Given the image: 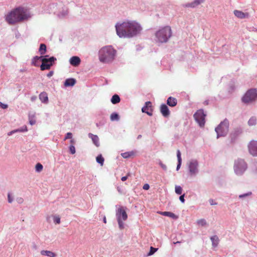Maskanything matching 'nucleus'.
Listing matches in <instances>:
<instances>
[{
  "label": "nucleus",
  "mask_w": 257,
  "mask_h": 257,
  "mask_svg": "<svg viewBox=\"0 0 257 257\" xmlns=\"http://www.w3.org/2000/svg\"><path fill=\"white\" fill-rule=\"evenodd\" d=\"M117 35L120 38H131L140 33L142 30L136 21H126L115 25Z\"/></svg>",
  "instance_id": "f257e3e1"
},
{
  "label": "nucleus",
  "mask_w": 257,
  "mask_h": 257,
  "mask_svg": "<svg viewBox=\"0 0 257 257\" xmlns=\"http://www.w3.org/2000/svg\"><path fill=\"white\" fill-rule=\"evenodd\" d=\"M30 17V15L26 9L19 7L9 13L6 17V20L9 24L12 25L27 20Z\"/></svg>",
  "instance_id": "f03ea898"
},
{
  "label": "nucleus",
  "mask_w": 257,
  "mask_h": 257,
  "mask_svg": "<svg viewBox=\"0 0 257 257\" xmlns=\"http://www.w3.org/2000/svg\"><path fill=\"white\" fill-rule=\"evenodd\" d=\"M115 50L111 46H105L99 51V59L103 63L112 61L114 58Z\"/></svg>",
  "instance_id": "7ed1b4c3"
},
{
  "label": "nucleus",
  "mask_w": 257,
  "mask_h": 257,
  "mask_svg": "<svg viewBox=\"0 0 257 257\" xmlns=\"http://www.w3.org/2000/svg\"><path fill=\"white\" fill-rule=\"evenodd\" d=\"M172 35V31L170 27L165 26L155 34L156 41L160 43L166 42Z\"/></svg>",
  "instance_id": "20e7f679"
},
{
  "label": "nucleus",
  "mask_w": 257,
  "mask_h": 257,
  "mask_svg": "<svg viewBox=\"0 0 257 257\" xmlns=\"http://www.w3.org/2000/svg\"><path fill=\"white\" fill-rule=\"evenodd\" d=\"M229 123L227 120H224L215 128V131L217 134V138L219 136H224L226 135L228 131Z\"/></svg>",
  "instance_id": "39448f33"
},
{
  "label": "nucleus",
  "mask_w": 257,
  "mask_h": 257,
  "mask_svg": "<svg viewBox=\"0 0 257 257\" xmlns=\"http://www.w3.org/2000/svg\"><path fill=\"white\" fill-rule=\"evenodd\" d=\"M246 168L247 164L243 160H238L235 163L234 171L237 175H241Z\"/></svg>",
  "instance_id": "423d86ee"
},
{
  "label": "nucleus",
  "mask_w": 257,
  "mask_h": 257,
  "mask_svg": "<svg viewBox=\"0 0 257 257\" xmlns=\"http://www.w3.org/2000/svg\"><path fill=\"white\" fill-rule=\"evenodd\" d=\"M257 97L256 91L255 89H251L246 92L242 98V101L248 103L254 100Z\"/></svg>",
  "instance_id": "0eeeda50"
},
{
  "label": "nucleus",
  "mask_w": 257,
  "mask_h": 257,
  "mask_svg": "<svg viewBox=\"0 0 257 257\" xmlns=\"http://www.w3.org/2000/svg\"><path fill=\"white\" fill-rule=\"evenodd\" d=\"M56 59L54 57L50 58H43L42 59V64L40 66L41 70H48L53 65Z\"/></svg>",
  "instance_id": "6e6552de"
},
{
  "label": "nucleus",
  "mask_w": 257,
  "mask_h": 257,
  "mask_svg": "<svg viewBox=\"0 0 257 257\" xmlns=\"http://www.w3.org/2000/svg\"><path fill=\"white\" fill-rule=\"evenodd\" d=\"M206 114H204L202 109L198 110L194 114V117L196 121L199 123L200 126L204 125Z\"/></svg>",
  "instance_id": "1a4fd4ad"
},
{
  "label": "nucleus",
  "mask_w": 257,
  "mask_h": 257,
  "mask_svg": "<svg viewBox=\"0 0 257 257\" xmlns=\"http://www.w3.org/2000/svg\"><path fill=\"white\" fill-rule=\"evenodd\" d=\"M248 148L251 155L254 156H257V141H250L248 144Z\"/></svg>",
  "instance_id": "9d476101"
},
{
  "label": "nucleus",
  "mask_w": 257,
  "mask_h": 257,
  "mask_svg": "<svg viewBox=\"0 0 257 257\" xmlns=\"http://www.w3.org/2000/svg\"><path fill=\"white\" fill-rule=\"evenodd\" d=\"M116 216L117 219H118V217H119L120 219L123 221L126 220L127 218V215L126 211L122 207L118 209Z\"/></svg>",
  "instance_id": "9b49d317"
},
{
  "label": "nucleus",
  "mask_w": 257,
  "mask_h": 257,
  "mask_svg": "<svg viewBox=\"0 0 257 257\" xmlns=\"http://www.w3.org/2000/svg\"><path fill=\"white\" fill-rule=\"evenodd\" d=\"M143 112L146 113L149 116L153 115V109L152 108V103L150 101H147L145 103V106L142 108Z\"/></svg>",
  "instance_id": "f8f14e48"
},
{
  "label": "nucleus",
  "mask_w": 257,
  "mask_h": 257,
  "mask_svg": "<svg viewBox=\"0 0 257 257\" xmlns=\"http://www.w3.org/2000/svg\"><path fill=\"white\" fill-rule=\"evenodd\" d=\"M205 0H194L191 3H189L183 5V7L187 8H194L197 6L200 5L201 3H203Z\"/></svg>",
  "instance_id": "ddd939ff"
},
{
  "label": "nucleus",
  "mask_w": 257,
  "mask_h": 257,
  "mask_svg": "<svg viewBox=\"0 0 257 257\" xmlns=\"http://www.w3.org/2000/svg\"><path fill=\"white\" fill-rule=\"evenodd\" d=\"M233 14L237 18L241 19L248 18L249 17V15L248 13H244L238 10H234Z\"/></svg>",
  "instance_id": "4468645a"
},
{
  "label": "nucleus",
  "mask_w": 257,
  "mask_h": 257,
  "mask_svg": "<svg viewBox=\"0 0 257 257\" xmlns=\"http://www.w3.org/2000/svg\"><path fill=\"white\" fill-rule=\"evenodd\" d=\"M198 163L196 161H192L190 163L189 168L190 172L192 174H195L197 172Z\"/></svg>",
  "instance_id": "2eb2a0df"
},
{
  "label": "nucleus",
  "mask_w": 257,
  "mask_h": 257,
  "mask_svg": "<svg viewBox=\"0 0 257 257\" xmlns=\"http://www.w3.org/2000/svg\"><path fill=\"white\" fill-rule=\"evenodd\" d=\"M69 62L73 66L77 67L80 65L81 60L78 56H73L69 59Z\"/></svg>",
  "instance_id": "dca6fc26"
},
{
  "label": "nucleus",
  "mask_w": 257,
  "mask_h": 257,
  "mask_svg": "<svg viewBox=\"0 0 257 257\" xmlns=\"http://www.w3.org/2000/svg\"><path fill=\"white\" fill-rule=\"evenodd\" d=\"M160 111L164 117H168L170 114V111L169 110V108L168 106L165 104H163L160 106Z\"/></svg>",
  "instance_id": "f3484780"
},
{
  "label": "nucleus",
  "mask_w": 257,
  "mask_h": 257,
  "mask_svg": "<svg viewBox=\"0 0 257 257\" xmlns=\"http://www.w3.org/2000/svg\"><path fill=\"white\" fill-rule=\"evenodd\" d=\"M158 213L162 215L168 216V217H170L172 218L175 219H176L178 218L177 215H175L174 213L171 212L164 211V212H159Z\"/></svg>",
  "instance_id": "a211bd4d"
},
{
  "label": "nucleus",
  "mask_w": 257,
  "mask_h": 257,
  "mask_svg": "<svg viewBox=\"0 0 257 257\" xmlns=\"http://www.w3.org/2000/svg\"><path fill=\"white\" fill-rule=\"evenodd\" d=\"M39 98L43 103H47L48 102V95L47 93L45 92H41L39 94Z\"/></svg>",
  "instance_id": "6ab92c4d"
},
{
  "label": "nucleus",
  "mask_w": 257,
  "mask_h": 257,
  "mask_svg": "<svg viewBox=\"0 0 257 257\" xmlns=\"http://www.w3.org/2000/svg\"><path fill=\"white\" fill-rule=\"evenodd\" d=\"M88 136L89 138H90L93 142V143L94 144V145L96 147L99 146V138L96 135H94L92 134H89Z\"/></svg>",
  "instance_id": "aec40b11"
},
{
  "label": "nucleus",
  "mask_w": 257,
  "mask_h": 257,
  "mask_svg": "<svg viewBox=\"0 0 257 257\" xmlns=\"http://www.w3.org/2000/svg\"><path fill=\"white\" fill-rule=\"evenodd\" d=\"M40 253H41V254L42 255L47 256L49 257H56V254L55 252H52L51 251H49V250H43L41 251Z\"/></svg>",
  "instance_id": "412c9836"
},
{
  "label": "nucleus",
  "mask_w": 257,
  "mask_h": 257,
  "mask_svg": "<svg viewBox=\"0 0 257 257\" xmlns=\"http://www.w3.org/2000/svg\"><path fill=\"white\" fill-rule=\"evenodd\" d=\"M167 103L169 106L173 107L177 105V100L174 97H169L167 99Z\"/></svg>",
  "instance_id": "4be33fe9"
},
{
  "label": "nucleus",
  "mask_w": 257,
  "mask_h": 257,
  "mask_svg": "<svg viewBox=\"0 0 257 257\" xmlns=\"http://www.w3.org/2000/svg\"><path fill=\"white\" fill-rule=\"evenodd\" d=\"M76 83V80L74 78L67 79L64 83L65 86H72Z\"/></svg>",
  "instance_id": "5701e85b"
},
{
  "label": "nucleus",
  "mask_w": 257,
  "mask_h": 257,
  "mask_svg": "<svg viewBox=\"0 0 257 257\" xmlns=\"http://www.w3.org/2000/svg\"><path fill=\"white\" fill-rule=\"evenodd\" d=\"M212 244L213 246L216 247L219 242V238L216 235L213 236L211 237Z\"/></svg>",
  "instance_id": "b1692460"
},
{
  "label": "nucleus",
  "mask_w": 257,
  "mask_h": 257,
  "mask_svg": "<svg viewBox=\"0 0 257 257\" xmlns=\"http://www.w3.org/2000/svg\"><path fill=\"white\" fill-rule=\"evenodd\" d=\"M135 155V152L132 151V152H125L123 153H122L121 154V156L125 159L128 158L132 157L134 156Z\"/></svg>",
  "instance_id": "393cba45"
},
{
  "label": "nucleus",
  "mask_w": 257,
  "mask_h": 257,
  "mask_svg": "<svg viewBox=\"0 0 257 257\" xmlns=\"http://www.w3.org/2000/svg\"><path fill=\"white\" fill-rule=\"evenodd\" d=\"M120 101V99L117 94L113 95L111 99V102L113 104L118 103Z\"/></svg>",
  "instance_id": "a878e982"
},
{
  "label": "nucleus",
  "mask_w": 257,
  "mask_h": 257,
  "mask_svg": "<svg viewBox=\"0 0 257 257\" xmlns=\"http://www.w3.org/2000/svg\"><path fill=\"white\" fill-rule=\"evenodd\" d=\"M27 126H25L24 128H19L17 130H13L9 133H8V136H11L12 134L18 133V132H27Z\"/></svg>",
  "instance_id": "bb28decb"
},
{
  "label": "nucleus",
  "mask_w": 257,
  "mask_h": 257,
  "mask_svg": "<svg viewBox=\"0 0 257 257\" xmlns=\"http://www.w3.org/2000/svg\"><path fill=\"white\" fill-rule=\"evenodd\" d=\"M177 159H178V164L177 165L176 169H177V170H178L181 166V161H182L181 158V153L179 150L177 151Z\"/></svg>",
  "instance_id": "cd10ccee"
},
{
  "label": "nucleus",
  "mask_w": 257,
  "mask_h": 257,
  "mask_svg": "<svg viewBox=\"0 0 257 257\" xmlns=\"http://www.w3.org/2000/svg\"><path fill=\"white\" fill-rule=\"evenodd\" d=\"M46 52V46L44 44H41L39 48V52L41 55H44Z\"/></svg>",
  "instance_id": "c85d7f7f"
},
{
  "label": "nucleus",
  "mask_w": 257,
  "mask_h": 257,
  "mask_svg": "<svg viewBox=\"0 0 257 257\" xmlns=\"http://www.w3.org/2000/svg\"><path fill=\"white\" fill-rule=\"evenodd\" d=\"M104 161V158H103V157L102 156V155L101 154L99 155L96 157V161H97V162L98 163H99V164H100V165L101 166H103V165Z\"/></svg>",
  "instance_id": "c756f323"
},
{
  "label": "nucleus",
  "mask_w": 257,
  "mask_h": 257,
  "mask_svg": "<svg viewBox=\"0 0 257 257\" xmlns=\"http://www.w3.org/2000/svg\"><path fill=\"white\" fill-rule=\"evenodd\" d=\"M110 119L111 121L118 120L119 119V115L116 113H113L110 115Z\"/></svg>",
  "instance_id": "7c9ffc66"
},
{
  "label": "nucleus",
  "mask_w": 257,
  "mask_h": 257,
  "mask_svg": "<svg viewBox=\"0 0 257 257\" xmlns=\"http://www.w3.org/2000/svg\"><path fill=\"white\" fill-rule=\"evenodd\" d=\"M256 119L254 117H251L248 121V123L249 125H253L255 124Z\"/></svg>",
  "instance_id": "2f4dec72"
},
{
  "label": "nucleus",
  "mask_w": 257,
  "mask_h": 257,
  "mask_svg": "<svg viewBox=\"0 0 257 257\" xmlns=\"http://www.w3.org/2000/svg\"><path fill=\"white\" fill-rule=\"evenodd\" d=\"M175 192L179 195H180L182 193V189L180 186H176L175 187Z\"/></svg>",
  "instance_id": "473e14b6"
},
{
  "label": "nucleus",
  "mask_w": 257,
  "mask_h": 257,
  "mask_svg": "<svg viewBox=\"0 0 257 257\" xmlns=\"http://www.w3.org/2000/svg\"><path fill=\"white\" fill-rule=\"evenodd\" d=\"M43 168V167L42 165L40 163L37 164L35 167L36 171L39 172H41Z\"/></svg>",
  "instance_id": "72a5a7b5"
},
{
  "label": "nucleus",
  "mask_w": 257,
  "mask_h": 257,
  "mask_svg": "<svg viewBox=\"0 0 257 257\" xmlns=\"http://www.w3.org/2000/svg\"><path fill=\"white\" fill-rule=\"evenodd\" d=\"M197 224L199 225H201V226H204L206 224V221L205 219H199L197 221Z\"/></svg>",
  "instance_id": "f704fd0d"
},
{
  "label": "nucleus",
  "mask_w": 257,
  "mask_h": 257,
  "mask_svg": "<svg viewBox=\"0 0 257 257\" xmlns=\"http://www.w3.org/2000/svg\"><path fill=\"white\" fill-rule=\"evenodd\" d=\"M117 222L118 223L119 228H120V229H123L124 228V224L122 222L123 220H120L119 218V217H118V219H117Z\"/></svg>",
  "instance_id": "c9c22d12"
},
{
  "label": "nucleus",
  "mask_w": 257,
  "mask_h": 257,
  "mask_svg": "<svg viewBox=\"0 0 257 257\" xmlns=\"http://www.w3.org/2000/svg\"><path fill=\"white\" fill-rule=\"evenodd\" d=\"M157 249H158V248H154L153 247H151L150 250L148 253V255H152L157 250Z\"/></svg>",
  "instance_id": "e433bc0d"
},
{
  "label": "nucleus",
  "mask_w": 257,
  "mask_h": 257,
  "mask_svg": "<svg viewBox=\"0 0 257 257\" xmlns=\"http://www.w3.org/2000/svg\"><path fill=\"white\" fill-rule=\"evenodd\" d=\"M69 150L72 154H74L76 152L75 151V148L74 145H70L69 147Z\"/></svg>",
  "instance_id": "4c0bfd02"
},
{
  "label": "nucleus",
  "mask_w": 257,
  "mask_h": 257,
  "mask_svg": "<svg viewBox=\"0 0 257 257\" xmlns=\"http://www.w3.org/2000/svg\"><path fill=\"white\" fill-rule=\"evenodd\" d=\"M42 58V57H39V56H35L34 57L32 60V63L34 65H36V62L37 60H39L40 59Z\"/></svg>",
  "instance_id": "58836bf2"
},
{
  "label": "nucleus",
  "mask_w": 257,
  "mask_h": 257,
  "mask_svg": "<svg viewBox=\"0 0 257 257\" xmlns=\"http://www.w3.org/2000/svg\"><path fill=\"white\" fill-rule=\"evenodd\" d=\"M54 221L56 224H60V218L59 216H55L54 217Z\"/></svg>",
  "instance_id": "ea45409f"
},
{
  "label": "nucleus",
  "mask_w": 257,
  "mask_h": 257,
  "mask_svg": "<svg viewBox=\"0 0 257 257\" xmlns=\"http://www.w3.org/2000/svg\"><path fill=\"white\" fill-rule=\"evenodd\" d=\"M72 137V134L71 133H67L65 137L64 140H66L68 139H71Z\"/></svg>",
  "instance_id": "a19ab883"
},
{
  "label": "nucleus",
  "mask_w": 257,
  "mask_h": 257,
  "mask_svg": "<svg viewBox=\"0 0 257 257\" xmlns=\"http://www.w3.org/2000/svg\"><path fill=\"white\" fill-rule=\"evenodd\" d=\"M131 176L130 173H127L125 176L122 177L121 180L122 181H125L128 177Z\"/></svg>",
  "instance_id": "79ce46f5"
},
{
  "label": "nucleus",
  "mask_w": 257,
  "mask_h": 257,
  "mask_svg": "<svg viewBox=\"0 0 257 257\" xmlns=\"http://www.w3.org/2000/svg\"><path fill=\"white\" fill-rule=\"evenodd\" d=\"M0 107L3 109H6L8 107V106L7 104H4L2 102H0Z\"/></svg>",
  "instance_id": "37998d69"
},
{
  "label": "nucleus",
  "mask_w": 257,
  "mask_h": 257,
  "mask_svg": "<svg viewBox=\"0 0 257 257\" xmlns=\"http://www.w3.org/2000/svg\"><path fill=\"white\" fill-rule=\"evenodd\" d=\"M143 189H144L145 190H148L150 188V186H149V185L148 184H145L143 186Z\"/></svg>",
  "instance_id": "c03bdc74"
},
{
  "label": "nucleus",
  "mask_w": 257,
  "mask_h": 257,
  "mask_svg": "<svg viewBox=\"0 0 257 257\" xmlns=\"http://www.w3.org/2000/svg\"><path fill=\"white\" fill-rule=\"evenodd\" d=\"M29 122L31 125H33L35 123L36 121L34 119H33L30 117H29Z\"/></svg>",
  "instance_id": "a18cd8bd"
},
{
  "label": "nucleus",
  "mask_w": 257,
  "mask_h": 257,
  "mask_svg": "<svg viewBox=\"0 0 257 257\" xmlns=\"http://www.w3.org/2000/svg\"><path fill=\"white\" fill-rule=\"evenodd\" d=\"M8 202L9 203H12V201H13V199L11 197V194L10 193H9L8 195Z\"/></svg>",
  "instance_id": "49530a36"
},
{
  "label": "nucleus",
  "mask_w": 257,
  "mask_h": 257,
  "mask_svg": "<svg viewBox=\"0 0 257 257\" xmlns=\"http://www.w3.org/2000/svg\"><path fill=\"white\" fill-rule=\"evenodd\" d=\"M179 199L182 202L184 203L185 201L184 195H182L180 196L179 197Z\"/></svg>",
  "instance_id": "de8ad7c7"
},
{
  "label": "nucleus",
  "mask_w": 257,
  "mask_h": 257,
  "mask_svg": "<svg viewBox=\"0 0 257 257\" xmlns=\"http://www.w3.org/2000/svg\"><path fill=\"white\" fill-rule=\"evenodd\" d=\"M251 194V193H246V194H244L243 195H239V198H242L243 197H245V196H248V195H249Z\"/></svg>",
  "instance_id": "09e8293b"
},
{
  "label": "nucleus",
  "mask_w": 257,
  "mask_h": 257,
  "mask_svg": "<svg viewBox=\"0 0 257 257\" xmlns=\"http://www.w3.org/2000/svg\"><path fill=\"white\" fill-rule=\"evenodd\" d=\"M53 71H50L47 75V77H50L53 75Z\"/></svg>",
  "instance_id": "8fccbe9b"
},
{
  "label": "nucleus",
  "mask_w": 257,
  "mask_h": 257,
  "mask_svg": "<svg viewBox=\"0 0 257 257\" xmlns=\"http://www.w3.org/2000/svg\"><path fill=\"white\" fill-rule=\"evenodd\" d=\"M70 143L71 144V145H74V144H75V141L74 139H71L70 140Z\"/></svg>",
  "instance_id": "3c124183"
},
{
  "label": "nucleus",
  "mask_w": 257,
  "mask_h": 257,
  "mask_svg": "<svg viewBox=\"0 0 257 257\" xmlns=\"http://www.w3.org/2000/svg\"><path fill=\"white\" fill-rule=\"evenodd\" d=\"M103 222H104V223H106V218L105 216H104V217H103Z\"/></svg>",
  "instance_id": "603ef678"
},
{
  "label": "nucleus",
  "mask_w": 257,
  "mask_h": 257,
  "mask_svg": "<svg viewBox=\"0 0 257 257\" xmlns=\"http://www.w3.org/2000/svg\"><path fill=\"white\" fill-rule=\"evenodd\" d=\"M210 203L211 205H213L214 204L213 200H210ZM214 204H216V203H214Z\"/></svg>",
  "instance_id": "864d4df0"
},
{
  "label": "nucleus",
  "mask_w": 257,
  "mask_h": 257,
  "mask_svg": "<svg viewBox=\"0 0 257 257\" xmlns=\"http://www.w3.org/2000/svg\"><path fill=\"white\" fill-rule=\"evenodd\" d=\"M142 138V135H140L138 136V139H141Z\"/></svg>",
  "instance_id": "5fc2aeb1"
},
{
  "label": "nucleus",
  "mask_w": 257,
  "mask_h": 257,
  "mask_svg": "<svg viewBox=\"0 0 257 257\" xmlns=\"http://www.w3.org/2000/svg\"><path fill=\"white\" fill-rule=\"evenodd\" d=\"M34 248L35 249H36L37 248V245L36 244H34V246H33Z\"/></svg>",
  "instance_id": "6e6d98bb"
},
{
  "label": "nucleus",
  "mask_w": 257,
  "mask_h": 257,
  "mask_svg": "<svg viewBox=\"0 0 257 257\" xmlns=\"http://www.w3.org/2000/svg\"><path fill=\"white\" fill-rule=\"evenodd\" d=\"M180 241H177V242H174V243H175H175H180Z\"/></svg>",
  "instance_id": "4d7b16f0"
},
{
  "label": "nucleus",
  "mask_w": 257,
  "mask_h": 257,
  "mask_svg": "<svg viewBox=\"0 0 257 257\" xmlns=\"http://www.w3.org/2000/svg\"><path fill=\"white\" fill-rule=\"evenodd\" d=\"M162 167L164 168V169H165L166 168V166H162Z\"/></svg>",
  "instance_id": "13d9d810"
}]
</instances>
